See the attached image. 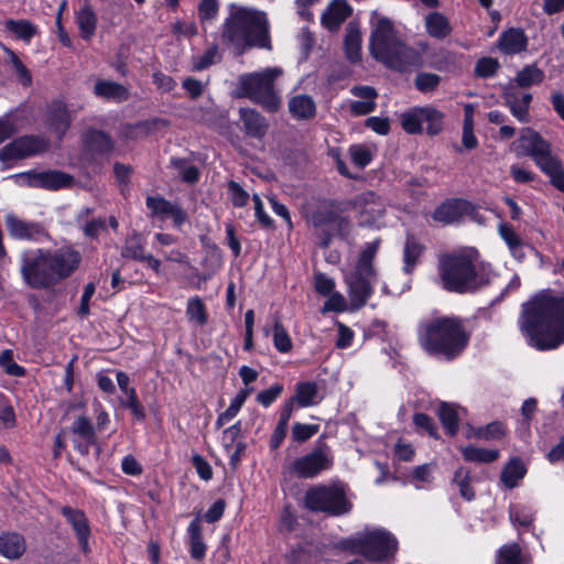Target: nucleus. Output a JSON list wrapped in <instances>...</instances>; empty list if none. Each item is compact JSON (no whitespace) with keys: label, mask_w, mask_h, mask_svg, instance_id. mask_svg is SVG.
<instances>
[{"label":"nucleus","mask_w":564,"mask_h":564,"mask_svg":"<svg viewBox=\"0 0 564 564\" xmlns=\"http://www.w3.org/2000/svg\"><path fill=\"white\" fill-rule=\"evenodd\" d=\"M519 327L529 346L552 350L564 344V296L544 290L522 305Z\"/></svg>","instance_id":"obj_1"},{"label":"nucleus","mask_w":564,"mask_h":564,"mask_svg":"<svg viewBox=\"0 0 564 564\" xmlns=\"http://www.w3.org/2000/svg\"><path fill=\"white\" fill-rule=\"evenodd\" d=\"M80 253L69 246L54 251L34 249L22 252L21 274L33 289H45L68 278L80 264Z\"/></svg>","instance_id":"obj_2"},{"label":"nucleus","mask_w":564,"mask_h":564,"mask_svg":"<svg viewBox=\"0 0 564 564\" xmlns=\"http://www.w3.org/2000/svg\"><path fill=\"white\" fill-rule=\"evenodd\" d=\"M438 274L445 290L473 293L490 282V265L479 262L475 248H463L444 254L438 260Z\"/></svg>","instance_id":"obj_3"},{"label":"nucleus","mask_w":564,"mask_h":564,"mask_svg":"<svg viewBox=\"0 0 564 564\" xmlns=\"http://www.w3.org/2000/svg\"><path fill=\"white\" fill-rule=\"evenodd\" d=\"M227 9L220 33L226 45L238 52L250 46L269 47V22L263 11L234 2Z\"/></svg>","instance_id":"obj_4"},{"label":"nucleus","mask_w":564,"mask_h":564,"mask_svg":"<svg viewBox=\"0 0 564 564\" xmlns=\"http://www.w3.org/2000/svg\"><path fill=\"white\" fill-rule=\"evenodd\" d=\"M468 334L455 317L433 318L421 325L420 343L430 355L453 359L468 343Z\"/></svg>","instance_id":"obj_5"},{"label":"nucleus","mask_w":564,"mask_h":564,"mask_svg":"<svg viewBox=\"0 0 564 564\" xmlns=\"http://www.w3.org/2000/svg\"><path fill=\"white\" fill-rule=\"evenodd\" d=\"M370 52L377 61L397 69L415 65L420 59L416 51L403 43L392 22L383 17H376L372 20Z\"/></svg>","instance_id":"obj_6"},{"label":"nucleus","mask_w":564,"mask_h":564,"mask_svg":"<svg viewBox=\"0 0 564 564\" xmlns=\"http://www.w3.org/2000/svg\"><path fill=\"white\" fill-rule=\"evenodd\" d=\"M377 251V242L367 243L356 263L344 273L350 305L354 310H359L366 305L378 282L377 272L372 265Z\"/></svg>","instance_id":"obj_7"},{"label":"nucleus","mask_w":564,"mask_h":564,"mask_svg":"<svg viewBox=\"0 0 564 564\" xmlns=\"http://www.w3.org/2000/svg\"><path fill=\"white\" fill-rule=\"evenodd\" d=\"M282 74L283 69L278 66L243 74L238 79V96L249 98L268 112H275L281 107V97L274 89V82Z\"/></svg>","instance_id":"obj_8"},{"label":"nucleus","mask_w":564,"mask_h":564,"mask_svg":"<svg viewBox=\"0 0 564 564\" xmlns=\"http://www.w3.org/2000/svg\"><path fill=\"white\" fill-rule=\"evenodd\" d=\"M352 553L361 554L371 561H382L398 550L395 536L381 528L365 529L344 542Z\"/></svg>","instance_id":"obj_9"},{"label":"nucleus","mask_w":564,"mask_h":564,"mask_svg":"<svg viewBox=\"0 0 564 564\" xmlns=\"http://www.w3.org/2000/svg\"><path fill=\"white\" fill-rule=\"evenodd\" d=\"M305 507L312 511L341 516L351 510L343 485H319L310 488L304 497Z\"/></svg>","instance_id":"obj_10"},{"label":"nucleus","mask_w":564,"mask_h":564,"mask_svg":"<svg viewBox=\"0 0 564 564\" xmlns=\"http://www.w3.org/2000/svg\"><path fill=\"white\" fill-rule=\"evenodd\" d=\"M517 156H530L541 169L555 156L551 153V145L538 132L532 129H524L514 143Z\"/></svg>","instance_id":"obj_11"},{"label":"nucleus","mask_w":564,"mask_h":564,"mask_svg":"<svg viewBox=\"0 0 564 564\" xmlns=\"http://www.w3.org/2000/svg\"><path fill=\"white\" fill-rule=\"evenodd\" d=\"M332 459L321 448L296 458L289 467V471L300 478H313L322 470L328 469Z\"/></svg>","instance_id":"obj_12"},{"label":"nucleus","mask_w":564,"mask_h":564,"mask_svg":"<svg viewBox=\"0 0 564 564\" xmlns=\"http://www.w3.org/2000/svg\"><path fill=\"white\" fill-rule=\"evenodd\" d=\"M46 148L47 142L44 139L33 135L21 137L0 150V161L19 160L35 155Z\"/></svg>","instance_id":"obj_13"},{"label":"nucleus","mask_w":564,"mask_h":564,"mask_svg":"<svg viewBox=\"0 0 564 564\" xmlns=\"http://www.w3.org/2000/svg\"><path fill=\"white\" fill-rule=\"evenodd\" d=\"M147 207L150 209L152 217L160 220L171 219L176 228H180L187 220L186 213L180 205L162 197L149 196L147 198Z\"/></svg>","instance_id":"obj_14"},{"label":"nucleus","mask_w":564,"mask_h":564,"mask_svg":"<svg viewBox=\"0 0 564 564\" xmlns=\"http://www.w3.org/2000/svg\"><path fill=\"white\" fill-rule=\"evenodd\" d=\"M62 514L65 517L68 524L72 527L80 550L84 553H88L89 539L91 535L90 525L86 514L79 509H73L70 507H63Z\"/></svg>","instance_id":"obj_15"},{"label":"nucleus","mask_w":564,"mask_h":564,"mask_svg":"<svg viewBox=\"0 0 564 564\" xmlns=\"http://www.w3.org/2000/svg\"><path fill=\"white\" fill-rule=\"evenodd\" d=\"M72 443L82 455H87L96 442L94 425L86 416H78L70 426Z\"/></svg>","instance_id":"obj_16"},{"label":"nucleus","mask_w":564,"mask_h":564,"mask_svg":"<svg viewBox=\"0 0 564 564\" xmlns=\"http://www.w3.org/2000/svg\"><path fill=\"white\" fill-rule=\"evenodd\" d=\"M24 182L32 187L46 189H59L70 186L73 177L58 171H47L40 173H26L23 175Z\"/></svg>","instance_id":"obj_17"},{"label":"nucleus","mask_w":564,"mask_h":564,"mask_svg":"<svg viewBox=\"0 0 564 564\" xmlns=\"http://www.w3.org/2000/svg\"><path fill=\"white\" fill-rule=\"evenodd\" d=\"M6 225L9 234L15 239L39 240L44 236L41 225L20 219L12 214L6 216Z\"/></svg>","instance_id":"obj_18"},{"label":"nucleus","mask_w":564,"mask_h":564,"mask_svg":"<svg viewBox=\"0 0 564 564\" xmlns=\"http://www.w3.org/2000/svg\"><path fill=\"white\" fill-rule=\"evenodd\" d=\"M239 117L243 126V131L248 137L261 140L267 134L269 123L256 109L240 108Z\"/></svg>","instance_id":"obj_19"},{"label":"nucleus","mask_w":564,"mask_h":564,"mask_svg":"<svg viewBox=\"0 0 564 564\" xmlns=\"http://www.w3.org/2000/svg\"><path fill=\"white\" fill-rule=\"evenodd\" d=\"M497 45L501 53L513 55L527 48L528 37L523 30L511 28L500 34Z\"/></svg>","instance_id":"obj_20"},{"label":"nucleus","mask_w":564,"mask_h":564,"mask_svg":"<svg viewBox=\"0 0 564 564\" xmlns=\"http://www.w3.org/2000/svg\"><path fill=\"white\" fill-rule=\"evenodd\" d=\"M351 12L352 9L346 0H333L322 14V23L330 31L337 30Z\"/></svg>","instance_id":"obj_21"},{"label":"nucleus","mask_w":564,"mask_h":564,"mask_svg":"<svg viewBox=\"0 0 564 564\" xmlns=\"http://www.w3.org/2000/svg\"><path fill=\"white\" fill-rule=\"evenodd\" d=\"M26 550L25 539L17 532L0 534V554L8 560L20 558Z\"/></svg>","instance_id":"obj_22"},{"label":"nucleus","mask_w":564,"mask_h":564,"mask_svg":"<svg viewBox=\"0 0 564 564\" xmlns=\"http://www.w3.org/2000/svg\"><path fill=\"white\" fill-rule=\"evenodd\" d=\"M466 205L464 200H448L435 209L433 219L444 225L454 224L462 218Z\"/></svg>","instance_id":"obj_23"},{"label":"nucleus","mask_w":564,"mask_h":564,"mask_svg":"<svg viewBox=\"0 0 564 564\" xmlns=\"http://www.w3.org/2000/svg\"><path fill=\"white\" fill-rule=\"evenodd\" d=\"M94 94L102 99L112 100V101H123L129 97L128 89L111 80L100 79L97 80L94 86Z\"/></svg>","instance_id":"obj_24"},{"label":"nucleus","mask_w":564,"mask_h":564,"mask_svg":"<svg viewBox=\"0 0 564 564\" xmlns=\"http://www.w3.org/2000/svg\"><path fill=\"white\" fill-rule=\"evenodd\" d=\"M189 553L194 560H203L206 554V544L203 541V524L195 518L187 528Z\"/></svg>","instance_id":"obj_25"},{"label":"nucleus","mask_w":564,"mask_h":564,"mask_svg":"<svg viewBox=\"0 0 564 564\" xmlns=\"http://www.w3.org/2000/svg\"><path fill=\"white\" fill-rule=\"evenodd\" d=\"M48 123L58 138H62L68 130L70 126V117L62 101L52 104L48 112Z\"/></svg>","instance_id":"obj_26"},{"label":"nucleus","mask_w":564,"mask_h":564,"mask_svg":"<svg viewBox=\"0 0 564 564\" xmlns=\"http://www.w3.org/2000/svg\"><path fill=\"white\" fill-rule=\"evenodd\" d=\"M498 232L501 239L508 246L511 254L519 261L523 260V242L512 226L507 223H500L498 226Z\"/></svg>","instance_id":"obj_27"},{"label":"nucleus","mask_w":564,"mask_h":564,"mask_svg":"<svg viewBox=\"0 0 564 564\" xmlns=\"http://www.w3.org/2000/svg\"><path fill=\"white\" fill-rule=\"evenodd\" d=\"M425 29L430 36L442 40L452 32L448 20L440 12H431L425 17Z\"/></svg>","instance_id":"obj_28"},{"label":"nucleus","mask_w":564,"mask_h":564,"mask_svg":"<svg viewBox=\"0 0 564 564\" xmlns=\"http://www.w3.org/2000/svg\"><path fill=\"white\" fill-rule=\"evenodd\" d=\"M289 110L294 118L305 120L314 117L316 107L310 96L297 95L290 99Z\"/></svg>","instance_id":"obj_29"},{"label":"nucleus","mask_w":564,"mask_h":564,"mask_svg":"<svg viewBox=\"0 0 564 564\" xmlns=\"http://www.w3.org/2000/svg\"><path fill=\"white\" fill-rule=\"evenodd\" d=\"M76 23L80 31V35L84 40H88L95 34L97 26V17L90 6L85 4L76 13Z\"/></svg>","instance_id":"obj_30"},{"label":"nucleus","mask_w":564,"mask_h":564,"mask_svg":"<svg viewBox=\"0 0 564 564\" xmlns=\"http://www.w3.org/2000/svg\"><path fill=\"white\" fill-rule=\"evenodd\" d=\"M527 473V468L521 459L512 458L502 469L501 471V481L503 485L512 489L514 488L519 480H521Z\"/></svg>","instance_id":"obj_31"},{"label":"nucleus","mask_w":564,"mask_h":564,"mask_svg":"<svg viewBox=\"0 0 564 564\" xmlns=\"http://www.w3.org/2000/svg\"><path fill=\"white\" fill-rule=\"evenodd\" d=\"M4 30L14 39L26 43L36 34V26L28 20H7L4 22Z\"/></svg>","instance_id":"obj_32"},{"label":"nucleus","mask_w":564,"mask_h":564,"mask_svg":"<svg viewBox=\"0 0 564 564\" xmlns=\"http://www.w3.org/2000/svg\"><path fill=\"white\" fill-rule=\"evenodd\" d=\"M463 458L470 463L487 464L495 462L499 457V451L481 448L475 446H465L460 448Z\"/></svg>","instance_id":"obj_33"},{"label":"nucleus","mask_w":564,"mask_h":564,"mask_svg":"<svg viewBox=\"0 0 564 564\" xmlns=\"http://www.w3.org/2000/svg\"><path fill=\"white\" fill-rule=\"evenodd\" d=\"M3 52L19 83L24 87H30L32 84L31 72L11 48L3 46Z\"/></svg>","instance_id":"obj_34"},{"label":"nucleus","mask_w":564,"mask_h":564,"mask_svg":"<svg viewBox=\"0 0 564 564\" xmlns=\"http://www.w3.org/2000/svg\"><path fill=\"white\" fill-rule=\"evenodd\" d=\"M422 252L423 246L419 243L414 237L408 236L403 250V270L405 273H411L413 271Z\"/></svg>","instance_id":"obj_35"},{"label":"nucleus","mask_w":564,"mask_h":564,"mask_svg":"<svg viewBox=\"0 0 564 564\" xmlns=\"http://www.w3.org/2000/svg\"><path fill=\"white\" fill-rule=\"evenodd\" d=\"M294 401L302 408L314 405L318 402L317 386L313 382H301L296 386Z\"/></svg>","instance_id":"obj_36"},{"label":"nucleus","mask_w":564,"mask_h":564,"mask_svg":"<svg viewBox=\"0 0 564 564\" xmlns=\"http://www.w3.org/2000/svg\"><path fill=\"white\" fill-rule=\"evenodd\" d=\"M383 203L373 193H368L365 196V204L361 208L365 221L376 223L383 215Z\"/></svg>","instance_id":"obj_37"},{"label":"nucleus","mask_w":564,"mask_h":564,"mask_svg":"<svg viewBox=\"0 0 564 564\" xmlns=\"http://www.w3.org/2000/svg\"><path fill=\"white\" fill-rule=\"evenodd\" d=\"M535 517V511L527 506H511L509 509V518L513 527L529 528Z\"/></svg>","instance_id":"obj_38"},{"label":"nucleus","mask_w":564,"mask_h":564,"mask_svg":"<svg viewBox=\"0 0 564 564\" xmlns=\"http://www.w3.org/2000/svg\"><path fill=\"white\" fill-rule=\"evenodd\" d=\"M186 316L189 322L198 326H204L207 323L206 306L200 297H189L186 304Z\"/></svg>","instance_id":"obj_39"},{"label":"nucleus","mask_w":564,"mask_h":564,"mask_svg":"<svg viewBox=\"0 0 564 564\" xmlns=\"http://www.w3.org/2000/svg\"><path fill=\"white\" fill-rule=\"evenodd\" d=\"M345 52L347 58L351 62H357L360 58L361 48V33L355 26H349L345 36Z\"/></svg>","instance_id":"obj_40"},{"label":"nucleus","mask_w":564,"mask_h":564,"mask_svg":"<svg viewBox=\"0 0 564 564\" xmlns=\"http://www.w3.org/2000/svg\"><path fill=\"white\" fill-rule=\"evenodd\" d=\"M453 482L458 487L460 496L470 501L475 497L474 488L471 487L470 471L466 467H458L454 473Z\"/></svg>","instance_id":"obj_41"},{"label":"nucleus","mask_w":564,"mask_h":564,"mask_svg":"<svg viewBox=\"0 0 564 564\" xmlns=\"http://www.w3.org/2000/svg\"><path fill=\"white\" fill-rule=\"evenodd\" d=\"M401 126L408 133L415 134L422 131L423 109L413 108L401 115Z\"/></svg>","instance_id":"obj_42"},{"label":"nucleus","mask_w":564,"mask_h":564,"mask_svg":"<svg viewBox=\"0 0 564 564\" xmlns=\"http://www.w3.org/2000/svg\"><path fill=\"white\" fill-rule=\"evenodd\" d=\"M440 420L449 435H455L458 429V411L453 404L442 403L438 410Z\"/></svg>","instance_id":"obj_43"},{"label":"nucleus","mask_w":564,"mask_h":564,"mask_svg":"<svg viewBox=\"0 0 564 564\" xmlns=\"http://www.w3.org/2000/svg\"><path fill=\"white\" fill-rule=\"evenodd\" d=\"M545 175L549 176L552 185L558 191L564 193V171L562 163L557 158H554L543 167L540 169Z\"/></svg>","instance_id":"obj_44"},{"label":"nucleus","mask_w":564,"mask_h":564,"mask_svg":"<svg viewBox=\"0 0 564 564\" xmlns=\"http://www.w3.org/2000/svg\"><path fill=\"white\" fill-rule=\"evenodd\" d=\"M423 109V124H426L429 134H437L443 129L444 115L442 111L433 107H422Z\"/></svg>","instance_id":"obj_45"},{"label":"nucleus","mask_w":564,"mask_h":564,"mask_svg":"<svg viewBox=\"0 0 564 564\" xmlns=\"http://www.w3.org/2000/svg\"><path fill=\"white\" fill-rule=\"evenodd\" d=\"M336 213L326 205L319 206L316 210L306 215V220L314 226L315 228L329 226L333 224V219H335Z\"/></svg>","instance_id":"obj_46"},{"label":"nucleus","mask_w":564,"mask_h":564,"mask_svg":"<svg viewBox=\"0 0 564 564\" xmlns=\"http://www.w3.org/2000/svg\"><path fill=\"white\" fill-rule=\"evenodd\" d=\"M544 73L535 65L525 66L516 77V83L520 87H530L543 80Z\"/></svg>","instance_id":"obj_47"},{"label":"nucleus","mask_w":564,"mask_h":564,"mask_svg":"<svg viewBox=\"0 0 564 564\" xmlns=\"http://www.w3.org/2000/svg\"><path fill=\"white\" fill-rule=\"evenodd\" d=\"M272 332L274 348L282 354L290 352L292 350L293 344L289 333L280 321L274 322Z\"/></svg>","instance_id":"obj_48"},{"label":"nucleus","mask_w":564,"mask_h":564,"mask_svg":"<svg viewBox=\"0 0 564 564\" xmlns=\"http://www.w3.org/2000/svg\"><path fill=\"white\" fill-rule=\"evenodd\" d=\"M497 564H525L519 544L511 543L501 546L498 553Z\"/></svg>","instance_id":"obj_49"},{"label":"nucleus","mask_w":564,"mask_h":564,"mask_svg":"<svg viewBox=\"0 0 564 564\" xmlns=\"http://www.w3.org/2000/svg\"><path fill=\"white\" fill-rule=\"evenodd\" d=\"M219 12V0H200L197 7L198 19L203 25L213 23Z\"/></svg>","instance_id":"obj_50"},{"label":"nucleus","mask_w":564,"mask_h":564,"mask_svg":"<svg viewBox=\"0 0 564 564\" xmlns=\"http://www.w3.org/2000/svg\"><path fill=\"white\" fill-rule=\"evenodd\" d=\"M122 257L142 261L148 254L145 248L137 236H132L126 240V245L121 251Z\"/></svg>","instance_id":"obj_51"},{"label":"nucleus","mask_w":564,"mask_h":564,"mask_svg":"<svg viewBox=\"0 0 564 564\" xmlns=\"http://www.w3.org/2000/svg\"><path fill=\"white\" fill-rule=\"evenodd\" d=\"M351 161L358 167L364 169L372 161V152L368 145L355 144L349 148Z\"/></svg>","instance_id":"obj_52"},{"label":"nucleus","mask_w":564,"mask_h":564,"mask_svg":"<svg viewBox=\"0 0 564 564\" xmlns=\"http://www.w3.org/2000/svg\"><path fill=\"white\" fill-rule=\"evenodd\" d=\"M505 101L509 106L511 113L520 122H529V111L522 106L519 96L513 91H507L505 94Z\"/></svg>","instance_id":"obj_53"},{"label":"nucleus","mask_w":564,"mask_h":564,"mask_svg":"<svg viewBox=\"0 0 564 564\" xmlns=\"http://www.w3.org/2000/svg\"><path fill=\"white\" fill-rule=\"evenodd\" d=\"M87 145L99 152H107L111 149V141L107 134L101 131H90L86 135Z\"/></svg>","instance_id":"obj_54"},{"label":"nucleus","mask_w":564,"mask_h":564,"mask_svg":"<svg viewBox=\"0 0 564 564\" xmlns=\"http://www.w3.org/2000/svg\"><path fill=\"white\" fill-rule=\"evenodd\" d=\"M243 397H237L235 395L231 401H230V404L229 406L218 415L217 420H216V426L219 429L221 426H224L226 423H228L229 421H231L240 411L241 406L243 405Z\"/></svg>","instance_id":"obj_55"},{"label":"nucleus","mask_w":564,"mask_h":564,"mask_svg":"<svg viewBox=\"0 0 564 564\" xmlns=\"http://www.w3.org/2000/svg\"><path fill=\"white\" fill-rule=\"evenodd\" d=\"M0 367L3 368L6 373L14 377H22L25 373V370L23 367L18 365L13 360V354L12 350L7 349L3 350L0 355Z\"/></svg>","instance_id":"obj_56"},{"label":"nucleus","mask_w":564,"mask_h":564,"mask_svg":"<svg viewBox=\"0 0 564 564\" xmlns=\"http://www.w3.org/2000/svg\"><path fill=\"white\" fill-rule=\"evenodd\" d=\"M498 68L499 63L496 58L482 57L476 63L475 73L477 76L486 78L494 76Z\"/></svg>","instance_id":"obj_57"},{"label":"nucleus","mask_w":564,"mask_h":564,"mask_svg":"<svg viewBox=\"0 0 564 564\" xmlns=\"http://www.w3.org/2000/svg\"><path fill=\"white\" fill-rule=\"evenodd\" d=\"M327 297L328 299L322 308L323 313H326V312L340 313V312L346 311L347 302H346L345 296L341 293L335 291V292L330 293L329 295H327Z\"/></svg>","instance_id":"obj_58"},{"label":"nucleus","mask_w":564,"mask_h":564,"mask_svg":"<svg viewBox=\"0 0 564 564\" xmlns=\"http://www.w3.org/2000/svg\"><path fill=\"white\" fill-rule=\"evenodd\" d=\"M440 84V76L432 73H420L415 77V87L422 91L427 93L437 87Z\"/></svg>","instance_id":"obj_59"},{"label":"nucleus","mask_w":564,"mask_h":564,"mask_svg":"<svg viewBox=\"0 0 564 564\" xmlns=\"http://www.w3.org/2000/svg\"><path fill=\"white\" fill-rule=\"evenodd\" d=\"M283 392L282 384H273L267 390H262L257 394V402L262 406H270Z\"/></svg>","instance_id":"obj_60"},{"label":"nucleus","mask_w":564,"mask_h":564,"mask_svg":"<svg viewBox=\"0 0 564 564\" xmlns=\"http://www.w3.org/2000/svg\"><path fill=\"white\" fill-rule=\"evenodd\" d=\"M317 431V425L295 423L292 427V437L296 442H305L314 436Z\"/></svg>","instance_id":"obj_61"},{"label":"nucleus","mask_w":564,"mask_h":564,"mask_svg":"<svg viewBox=\"0 0 564 564\" xmlns=\"http://www.w3.org/2000/svg\"><path fill=\"white\" fill-rule=\"evenodd\" d=\"M315 291L323 296H327L335 292V281L324 273H316L314 275Z\"/></svg>","instance_id":"obj_62"},{"label":"nucleus","mask_w":564,"mask_h":564,"mask_svg":"<svg viewBox=\"0 0 564 564\" xmlns=\"http://www.w3.org/2000/svg\"><path fill=\"white\" fill-rule=\"evenodd\" d=\"M505 434V427L499 422H492L485 427L477 430L475 435L484 440H496L500 438Z\"/></svg>","instance_id":"obj_63"},{"label":"nucleus","mask_w":564,"mask_h":564,"mask_svg":"<svg viewBox=\"0 0 564 564\" xmlns=\"http://www.w3.org/2000/svg\"><path fill=\"white\" fill-rule=\"evenodd\" d=\"M228 191L231 202L236 207H243L248 204L249 195L238 183L234 181L230 182L228 185Z\"/></svg>","instance_id":"obj_64"}]
</instances>
